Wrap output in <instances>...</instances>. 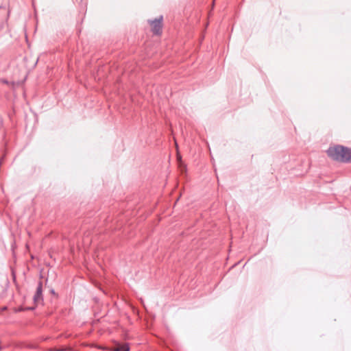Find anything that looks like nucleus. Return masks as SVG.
Here are the masks:
<instances>
[{"mask_svg":"<svg viewBox=\"0 0 351 351\" xmlns=\"http://www.w3.org/2000/svg\"><path fill=\"white\" fill-rule=\"evenodd\" d=\"M328 157L335 161L351 162V149L343 145L330 146L326 151Z\"/></svg>","mask_w":351,"mask_h":351,"instance_id":"f257e3e1","label":"nucleus"},{"mask_svg":"<svg viewBox=\"0 0 351 351\" xmlns=\"http://www.w3.org/2000/svg\"><path fill=\"white\" fill-rule=\"evenodd\" d=\"M162 16H160L159 18L156 19L153 21H150L149 23L152 26V30L155 34H160L162 32Z\"/></svg>","mask_w":351,"mask_h":351,"instance_id":"f03ea898","label":"nucleus"},{"mask_svg":"<svg viewBox=\"0 0 351 351\" xmlns=\"http://www.w3.org/2000/svg\"><path fill=\"white\" fill-rule=\"evenodd\" d=\"M43 300V282L42 281H39L38 283L36 293L34 295V302L35 304H38L42 302Z\"/></svg>","mask_w":351,"mask_h":351,"instance_id":"7ed1b4c3","label":"nucleus"},{"mask_svg":"<svg viewBox=\"0 0 351 351\" xmlns=\"http://www.w3.org/2000/svg\"><path fill=\"white\" fill-rule=\"evenodd\" d=\"M114 351H130V347L128 344H123L120 348H116Z\"/></svg>","mask_w":351,"mask_h":351,"instance_id":"20e7f679","label":"nucleus"}]
</instances>
